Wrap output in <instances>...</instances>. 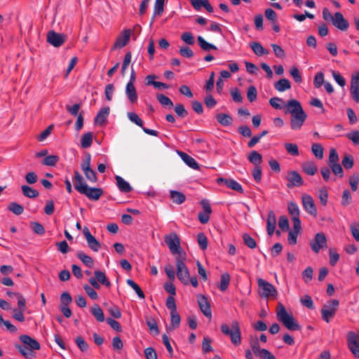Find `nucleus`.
<instances>
[{
	"instance_id": "f257e3e1",
	"label": "nucleus",
	"mask_w": 359,
	"mask_h": 359,
	"mask_svg": "<svg viewBox=\"0 0 359 359\" xmlns=\"http://www.w3.org/2000/svg\"><path fill=\"white\" fill-rule=\"evenodd\" d=\"M269 104L274 109H283L285 114L291 115L290 125L293 130H299L307 118L306 113L297 100L291 99L285 103L281 98L276 97L269 100Z\"/></svg>"
},
{
	"instance_id": "f03ea898",
	"label": "nucleus",
	"mask_w": 359,
	"mask_h": 359,
	"mask_svg": "<svg viewBox=\"0 0 359 359\" xmlns=\"http://www.w3.org/2000/svg\"><path fill=\"white\" fill-rule=\"evenodd\" d=\"M73 181L75 189L91 201H98L103 194V190L101 188L88 187L78 170L74 171Z\"/></svg>"
},
{
	"instance_id": "7ed1b4c3",
	"label": "nucleus",
	"mask_w": 359,
	"mask_h": 359,
	"mask_svg": "<svg viewBox=\"0 0 359 359\" xmlns=\"http://www.w3.org/2000/svg\"><path fill=\"white\" fill-rule=\"evenodd\" d=\"M20 344H15V348L25 358L29 359L35 357V351L41 348L38 341L32 338L27 334H22L19 337Z\"/></svg>"
},
{
	"instance_id": "20e7f679",
	"label": "nucleus",
	"mask_w": 359,
	"mask_h": 359,
	"mask_svg": "<svg viewBox=\"0 0 359 359\" xmlns=\"http://www.w3.org/2000/svg\"><path fill=\"white\" fill-rule=\"evenodd\" d=\"M276 317L278 320L290 331H298L302 329L301 325L296 321L293 316L287 313L284 305L280 302L277 306Z\"/></svg>"
},
{
	"instance_id": "39448f33",
	"label": "nucleus",
	"mask_w": 359,
	"mask_h": 359,
	"mask_svg": "<svg viewBox=\"0 0 359 359\" xmlns=\"http://www.w3.org/2000/svg\"><path fill=\"white\" fill-rule=\"evenodd\" d=\"M323 18L340 31L345 32L349 27L348 20L340 12H336L332 14L327 8H324L322 12Z\"/></svg>"
},
{
	"instance_id": "423d86ee",
	"label": "nucleus",
	"mask_w": 359,
	"mask_h": 359,
	"mask_svg": "<svg viewBox=\"0 0 359 359\" xmlns=\"http://www.w3.org/2000/svg\"><path fill=\"white\" fill-rule=\"evenodd\" d=\"M221 332L231 339V343L235 346H238L241 343V332L238 321L232 322L231 326L224 323L221 325Z\"/></svg>"
},
{
	"instance_id": "0eeeda50",
	"label": "nucleus",
	"mask_w": 359,
	"mask_h": 359,
	"mask_svg": "<svg viewBox=\"0 0 359 359\" xmlns=\"http://www.w3.org/2000/svg\"><path fill=\"white\" fill-rule=\"evenodd\" d=\"M165 242L172 255H177V257L186 256L180 247V239L176 233L172 232L166 235L165 236Z\"/></svg>"
},
{
	"instance_id": "6e6552de",
	"label": "nucleus",
	"mask_w": 359,
	"mask_h": 359,
	"mask_svg": "<svg viewBox=\"0 0 359 359\" xmlns=\"http://www.w3.org/2000/svg\"><path fill=\"white\" fill-rule=\"evenodd\" d=\"M185 259L186 256L175 257L177 276L184 285H189L190 280V273L188 268L184 264Z\"/></svg>"
},
{
	"instance_id": "1a4fd4ad",
	"label": "nucleus",
	"mask_w": 359,
	"mask_h": 359,
	"mask_svg": "<svg viewBox=\"0 0 359 359\" xmlns=\"http://www.w3.org/2000/svg\"><path fill=\"white\" fill-rule=\"evenodd\" d=\"M339 305V302L337 299H332L327 302L321 309L322 318L326 322L329 323L330 320L334 316L336 311Z\"/></svg>"
},
{
	"instance_id": "9d476101",
	"label": "nucleus",
	"mask_w": 359,
	"mask_h": 359,
	"mask_svg": "<svg viewBox=\"0 0 359 359\" xmlns=\"http://www.w3.org/2000/svg\"><path fill=\"white\" fill-rule=\"evenodd\" d=\"M257 284L259 287L262 290L261 294L262 297L268 298L269 297H276L278 295V291L275 287L264 279L259 278L257 280Z\"/></svg>"
},
{
	"instance_id": "9b49d317",
	"label": "nucleus",
	"mask_w": 359,
	"mask_h": 359,
	"mask_svg": "<svg viewBox=\"0 0 359 359\" xmlns=\"http://www.w3.org/2000/svg\"><path fill=\"white\" fill-rule=\"evenodd\" d=\"M347 346L352 354L359 358V335L354 332H349L347 334Z\"/></svg>"
},
{
	"instance_id": "f8f14e48",
	"label": "nucleus",
	"mask_w": 359,
	"mask_h": 359,
	"mask_svg": "<svg viewBox=\"0 0 359 359\" xmlns=\"http://www.w3.org/2000/svg\"><path fill=\"white\" fill-rule=\"evenodd\" d=\"M310 246L314 252H319L321 249L327 246L325 235L323 233H316L314 239L310 242Z\"/></svg>"
},
{
	"instance_id": "ddd939ff",
	"label": "nucleus",
	"mask_w": 359,
	"mask_h": 359,
	"mask_svg": "<svg viewBox=\"0 0 359 359\" xmlns=\"http://www.w3.org/2000/svg\"><path fill=\"white\" fill-rule=\"evenodd\" d=\"M286 180L287 181V187L290 189L294 187H299L304 184L302 176L295 170L288 172Z\"/></svg>"
},
{
	"instance_id": "4468645a",
	"label": "nucleus",
	"mask_w": 359,
	"mask_h": 359,
	"mask_svg": "<svg viewBox=\"0 0 359 359\" xmlns=\"http://www.w3.org/2000/svg\"><path fill=\"white\" fill-rule=\"evenodd\" d=\"M304 209L311 215H317V209L313 198L308 194H303L302 196Z\"/></svg>"
},
{
	"instance_id": "2eb2a0df",
	"label": "nucleus",
	"mask_w": 359,
	"mask_h": 359,
	"mask_svg": "<svg viewBox=\"0 0 359 359\" xmlns=\"http://www.w3.org/2000/svg\"><path fill=\"white\" fill-rule=\"evenodd\" d=\"M66 40L65 35L49 31L47 34V41L55 47L61 46Z\"/></svg>"
},
{
	"instance_id": "dca6fc26",
	"label": "nucleus",
	"mask_w": 359,
	"mask_h": 359,
	"mask_svg": "<svg viewBox=\"0 0 359 359\" xmlns=\"http://www.w3.org/2000/svg\"><path fill=\"white\" fill-rule=\"evenodd\" d=\"M197 302L200 310L203 313V315L207 318H211L212 312L210 309V304L208 302V298L204 295L198 294L197 296Z\"/></svg>"
},
{
	"instance_id": "f3484780",
	"label": "nucleus",
	"mask_w": 359,
	"mask_h": 359,
	"mask_svg": "<svg viewBox=\"0 0 359 359\" xmlns=\"http://www.w3.org/2000/svg\"><path fill=\"white\" fill-rule=\"evenodd\" d=\"M203 212L198 213V220L203 224H207L210 219V215L212 212V208L209 202L203 199L201 201Z\"/></svg>"
},
{
	"instance_id": "a211bd4d",
	"label": "nucleus",
	"mask_w": 359,
	"mask_h": 359,
	"mask_svg": "<svg viewBox=\"0 0 359 359\" xmlns=\"http://www.w3.org/2000/svg\"><path fill=\"white\" fill-rule=\"evenodd\" d=\"M131 35L130 29H125L123 30L119 36L117 37L114 44L113 49L121 48L124 47L130 40V37Z\"/></svg>"
},
{
	"instance_id": "6ab92c4d",
	"label": "nucleus",
	"mask_w": 359,
	"mask_h": 359,
	"mask_svg": "<svg viewBox=\"0 0 359 359\" xmlns=\"http://www.w3.org/2000/svg\"><path fill=\"white\" fill-rule=\"evenodd\" d=\"M276 217L273 211L269 212L266 221V231L269 236H272L275 231Z\"/></svg>"
},
{
	"instance_id": "aec40b11",
	"label": "nucleus",
	"mask_w": 359,
	"mask_h": 359,
	"mask_svg": "<svg viewBox=\"0 0 359 359\" xmlns=\"http://www.w3.org/2000/svg\"><path fill=\"white\" fill-rule=\"evenodd\" d=\"M190 3L194 8L198 11L202 7L205 8L209 13L213 12V8L210 4L208 0H190Z\"/></svg>"
},
{
	"instance_id": "412c9836",
	"label": "nucleus",
	"mask_w": 359,
	"mask_h": 359,
	"mask_svg": "<svg viewBox=\"0 0 359 359\" xmlns=\"http://www.w3.org/2000/svg\"><path fill=\"white\" fill-rule=\"evenodd\" d=\"M178 155L180 156L182 160L186 163L189 167L191 168L194 170H199V165L198 163L195 161L194 158L187 154L183 151H177Z\"/></svg>"
},
{
	"instance_id": "4be33fe9",
	"label": "nucleus",
	"mask_w": 359,
	"mask_h": 359,
	"mask_svg": "<svg viewBox=\"0 0 359 359\" xmlns=\"http://www.w3.org/2000/svg\"><path fill=\"white\" fill-rule=\"evenodd\" d=\"M156 79V76L154 74L148 75L145 78V85L146 86H153L154 88H170L169 86H168L165 83L156 81L155 79Z\"/></svg>"
},
{
	"instance_id": "5701e85b",
	"label": "nucleus",
	"mask_w": 359,
	"mask_h": 359,
	"mask_svg": "<svg viewBox=\"0 0 359 359\" xmlns=\"http://www.w3.org/2000/svg\"><path fill=\"white\" fill-rule=\"evenodd\" d=\"M170 198L172 202L177 205H180L186 201L185 195L183 193L175 190L170 191Z\"/></svg>"
},
{
	"instance_id": "b1692460",
	"label": "nucleus",
	"mask_w": 359,
	"mask_h": 359,
	"mask_svg": "<svg viewBox=\"0 0 359 359\" xmlns=\"http://www.w3.org/2000/svg\"><path fill=\"white\" fill-rule=\"evenodd\" d=\"M217 122L222 126H229L233 123V118L229 114L221 113L216 116Z\"/></svg>"
},
{
	"instance_id": "393cba45",
	"label": "nucleus",
	"mask_w": 359,
	"mask_h": 359,
	"mask_svg": "<svg viewBox=\"0 0 359 359\" xmlns=\"http://www.w3.org/2000/svg\"><path fill=\"white\" fill-rule=\"evenodd\" d=\"M109 114V108L108 107L101 109L95 118V120H94L95 124L102 125V123H104V122L106 121Z\"/></svg>"
},
{
	"instance_id": "a878e982",
	"label": "nucleus",
	"mask_w": 359,
	"mask_h": 359,
	"mask_svg": "<svg viewBox=\"0 0 359 359\" xmlns=\"http://www.w3.org/2000/svg\"><path fill=\"white\" fill-rule=\"evenodd\" d=\"M116 185L121 192L128 193L132 190V187L121 176H116Z\"/></svg>"
},
{
	"instance_id": "bb28decb",
	"label": "nucleus",
	"mask_w": 359,
	"mask_h": 359,
	"mask_svg": "<svg viewBox=\"0 0 359 359\" xmlns=\"http://www.w3.org/2000/svg\"><path fill=\"white\" fill-rule=\"evenodd\" d=\"M21 190L22 194L29 198H34L39 196V193L37 190L33 189L32 187L28 185H22Z\"/></svg>"
},
{
	"instance_id": "cd10ccee",
	"label": "nucleus",
	"mask_w": 359,
	"mask_h": 359,
	"mask_svg": "<svg viewBox=\"0 0 359 359\" xmlns=\"http://www.w3.org/2000/svg\"><path fill=\"white\" fill-rule=\"evenodd\" d=\"M248 161L255 166H260L262 162V155L257 151H252L248 156Z\"/></svg>"
},
{
	"instance_id": "c85d7f7f",
	"label": "nucleus",
	"mask_w": 359,
	"mask_h": 359,
	"mask_svg": "<svg viewBox=\"0 0 359 359\" xmlns=\"http://www.w3.org/2000/svg\"><path fill=\"white\" fill-rule=\"evenodd\" d=\"M303 171L309 175H314L317 170V166L313 162H306L302 165Z\"/></svg>"
},
{
	"instance_id": "c756f323",
	"label": "nucleus",
	"mask_w": 359,
	"mask_h": 359,
	"mask_svg": "<svg viewBox=\"0 0 359 359\" xmlns=\"http://www.w3.org/2000/svg\"><path fill=\"white\" fill-rule=\"evenodd\" d=\"M253 52L258 56H262L264 55H267L269 51L265 49L261 43L258 42H252L250 44Z\"/></svg>"
},
{
	"instance_id": "7c9ffc66",
	"label": "nucleus",
	"mask_w": 359,
	"mask_h": 359,
	"mask_svg": "<svg viewBox=\"0 0 359 359\" xmlns=\"http://www.w3.org/2000/svg\"><path fill=\"white\" fill-rule=\"evenodd\" d=\"M95 276L96 279L97 280L99 284H102L107 287H109L111 286L110 281L107 278L105 273L101 271H95Z\"/></svg>"
},
{
	"instance_id": "2f4dec72",
	"label": "nucleus",
	"mask_w": 359,
	"mask_h": 359,
	"mask_svg": "<svg viewBox=\"0 0 359 359\" xmlns=\"http://www.w3.org/2000/svg\"><path fill=\"white\" fill-rule=\"evenodd\" d=\"M91 313L98 322L104 321L103 311L98 304H95L91 309Z\"/></svg>"
},
{
	"instance_id": "473e14b6",
	"label": "nucleus",
	"mask_w": 359,
	"mask_h": 359,
	"mask_svg": "<svg viewBox=\"0 0 359 359\" xmlns=\"http://www.w3.org/2000/svg\"><path fill=\"white\" fill-rule=\"evenodd\" d=\"M8 210L15 215H21L24 211V208L16 202H11L8 205Z\"/></svg>"
},
{
	"instance_id": "72a5a7b5",
	"label": "nucleus",
	"mask_w": 359,
	"mask_h": 359,
	"mask_svg": "<svg viewBox=\"0 0 359 359\" xmlns=\"http://www.w3.org/2000/svg\"><path fill=\"white\" fill-rule=\"evenodd\" d=\"M77 257L88 267L91 268L93 266V260L91 257L86 255L82 251L77 252Z\"/></svg>"
},
{
	"instance_id": "f704fd0d",
	"label": "nucleus",
	"mask_w": 359,
	"mask_h": 359,
	"mask_svg": "<svg viewBox=\"0 0 359 359\" xmlns=\"http://www.w3.org/2000/svg\"><path fill=\"white\" fill-rule=\"evenodd\" d=\"M93 134L91 132L83 134L81 138V147L83 148H88L92 145Z\"/></svg>"
},
{
	"instance_id": "c9c22d12",
	"label": "nucleus",
	"mask_w": 359,
	"mask_h": 359,
	"mask_svg": "<svg viewBox=\"0 0 359 359\" xmlns=\"http://www.w3.org/2000/svg\"><path fill=\"white\" fill-rule=\"evenodd\" d=\"M230 283V276L229 273H225L222 274L219 289L222 292H224L228 288Z\"/></svg>"
},
{
	"instance_id": "e433bc0d",
	"label": "nucleus",
	"mask_w": 359,
	"mask_h": 359,
	"mask_svg": "<svg viewBox=\"0 0 359 359\" xmlns=\"http://www.w3.org/2000/svg\"><path fill=\"white\" fill-rule=\"evenodd\" d=\"M197 40H198V43L200 46V47L205 50V51H209L210 50H216L217 49V47L213 45V44H211L208 42H207L202 36H198V38H197Z\"/></svg>"
},
{
	"instance_id": "4c0bfd02",
	"label": "nucleus",
	"mask_w": 359,
	"mask_h": 359,
	"mask_svg": "<svg viewBox=\"0 0 359 359\" xmlns=\"http://www.w3.org/2000/svg\"><path fill=\"white\" fill-rule=\"evenodd\" d=\"M126 283L130 287H132L134 290V291L136 292V294L140 299H143L145 298V295L143 291L135 281H133L131 279H128L126 280Z\"/></svg>"
},
{
	"instance_id": "58836bf2",
	"label": "nucleus",
	"mask_w": 359,
	"mask_h": 359,
	"mask_svg": "<svg viewBox=\"0 0 359 359\" xmlns=\"http://www.w3.org/2000/svg\"><path fill=\"white\" fill-rule=\"evenodd\" d=\"M88 248L94 252H98L101 244L93 236L89 238L86 239Z\"/></svg>"
},
{
	"instance_id": "ea45409f",
	"label": "nucleus",
	"mask_w": 359,
	"mask_h": 359,
	"mask_svg": "<svg viewBox=\"0 0 359 359\" xmlns=\"http://www.w3.org/2000/svg\"><path fill=\"white\" fill-rule=\"evenodd\" d=\"M59 156L57 155L46 156L42 161V164L47 166H55L59 161Z\"/></svg>"
},
{
	"instance_id": "a19ab883",
	"label": "nucleus",
	"mask_w": 359,
	"mask_h": 359,
	"mask_svg": "<svg viewBox=\"0 0 359 359\" xmlns=\"http://www.w3.org/2000/svg\"><path fill=\"white\" fill-rule=\"evenodd\" d=\"M165 0H155L154 15L161 16L164 11Z\"/></svg>"
},
{
	"instance_id": "79ce46f5",
	"label": "nucleus",
	"mask_w": 359,
	"mask_h": 359,
	"mask_svg": "<svg viewBox=\"0 0 359 359\" xmlns=\"http://www.w3.org/2000/svg\"><path fill=\"white\" fill-rule=\"evenodd\" d=\"M351 202H352L351 194L348 189H345L343 191L341 204L342 206L346 207V206L349 205L351 203Z\"/></svg>"
},
{
	"instance_id": "37998d69",
	"label": "nucleus",
	"mask_w": 359,
	"mask_h": 359,
	"mask_svg": "<svg viewBox=\"0 0 359 359\" xmlns=\"http://www.w3.org/2000/svg\"><path fill=\"white\" fill-rule=\"evenodd\" d=\"M328 167L332 170L334 175L341 178L344 176V170L342 168V165L338 163H334L332 165H329Z\"/></svg>"
},
{
	"instance_id": "c03bdc74",
	"label": "nucleus",
	"mask_w": 359,
	"mask_h": 359,
	"mask_svg": "<svg viewBox=\"0 0 359 359\" xmlns=\"http://www.w3.org/2000/svg\"><path fill=\"white\" fill-rule=\"evenodd\" d=\"M311 151L314 156L318 158L321 159L323 157V148L321 144L318 143H314L312 144Z\"/></svg>"
},
{
	"instance_id": "a18cd8bd",
	"label": "nucleus",
	"mask_w": 359,
	"mask_h": 359,
	"mask_svg": "<svg viewBox=\"0 0 359 359\" xmlns=\"http://www.w3.org/2000/svg\"><path fill=\"white\" fill-rule=\"evenodd\" d=\"M269 133L267 130H263L261 133L258 134L257 135L254 136L248 143V147L249 148L253 147L255 144H257L261 138L264 137Z\"/></svg>"
},
{
	"instance_id": "49530a36",
	"label": "nucleus",
	"mask_w": 359,
	"mask_h": 359,
	"mask_svg": "<svg viewBox=\"0 0 359 359\" xmlns=\"http://www.w3.org/2000/svg\"><path fill=\"white\" fill-rule=\"evenodd\" d=\"M156 98L163 106L168 107L169 108L173 107V103L168 97L163 94H157Z\"/></svg>"
},
{
	"instance_id": "de8ad7c7",
	"label": "nucleus",
	"mask_w": 359,
	"mask_h": 359,
	"mask_svg": "<svg viewBox=\"0 0 359 359\" xmlns=\"http://www.w3.org/2000/svg\"><path fill=\"white\" fill-rule=\"evenodd\" d=\"M85 175L86 178L90 182L95 183L97 181L96 172L92 168L82 170Z\"/></svg>"
},
{
	"instance_id": "09e8293b",
	"label": "nucleus",
	"mask_w": 359,
	"mask_h": 359,
	"mask_svg": "<svg viewBox=\"0 0 359 359\" xmlns=\"http://www.w3.org/2000/svg\"><path fill=\"white\" fill-rule=\"evenodd\" d=\"M197 241L200 248L205 250L208 248V238L203 233H199L197 235Z\"/></svg>"
},
{
	"instance_id": "8fccbe9b",
	"label": "nucleus",
	"mask_w": 359,
	"mask_h": 359,
	"mask_svg": "<svg viewBox=\"0 0 359 359\" xmlns=\"http://www.w3.org/2000/svg\"><path fill=\"white\" fill-rule=\"evenodd\" d=\"M170 316H171V325L172 327V329H175L177 327H179L181 321L180 316L177 312V311H170Z\"/></svg>"
},
{
	"instance_id": "3c124183",
	"label": "nucleus",
	"mask_w": 359,
	"mask_h": 359,
	"mask_svg": "<svg viewBox=\"0 0 359 359\" xmlns=\"http://www.w3.org/2000/svg\"><path fill=\"white\" fill-rule=\"evenodd\" d=\"M339 161V155L335 149L332 148L330 151L329 158L327 161V165H332L338 163Z\"/></svg>"
},
{
	"instance_id": "603ef678",
	"label": "nucleus",
	"mask_w": 359,
	"mask_h": 359,
	"mask_svg": "<svg viewBox=\"0 0 359 359\" xmlns=\"http://www.w3.org/2000/svg\"><path fill=\"white\" fill-rule=\"evenodd\" d=\"M287 208L292 217H299V209L297 203L294 202H290L288 203Z\"/></svg>"
},
{
	"instance_id": "864d4df0",
	"label": "nucleus",
	"mask_w": 359,
	"mask_h": 359,
	"mask_svg": "<svg viewBox=\"0 0 359 359\" xmlns=\"http://www.w3.org/2000/svg\"><path fill=\"white\" fill-rule=\"evenodd\" d=\"M243 239L245 245H247L248 248L251 249H254L256 248L257 243L255 240L249 234L244 233L243 235Z\"/></svg>"
},
{
	"instance_id": "5fc2aeb1",
	"label": "nucleus",
	"mask_w": 359,
	"mask_h": 359,
	"mask_svg": "<svg viewBox=\"0 0 359 359\" xmlns=\"http://www.w3.org/2000/svg\"><path fill=\"white\" fill-rule=\"evenodd\" d=\"M351 90H359V72H355L351 75Z\"/></svg>"
},
{
	"instance_id": "6e6d98bb",
	"label": "nucleus",
	"mask_w": 359,
	"mask_h": 359,
	"mask_svg": "<svg viewBox=\"0 0 359 359\" xmlns=\"http://www.w3.org/2000/svg\"><path fill=\"white\" fill-rule=\"evenodd\" d=\"M276 90H288L291 88L290 81L286 79H280L275 86Z\"/></svg>"
},
{
	"instance_id": "4d7b16f0",
	"label": "nucleus",
	"mask_w": 359,
	"mask_h": 359,
	"mask_svg": "<svg viewBox=\"0 0 359 359\" xmlns=\"http://www.w3.org/2000/svg\"><path fill=\"white\" fill-rule=\"evenodd\" d=\"M341 164L345 169L352 168L354 165L353 157L348 154L345 155L342 159Z\"/></svg>"
},
{
	"instance_id": "13d9d810",
	"label": "nucleus",
	"mask_w": 359,
	"mask_h": 359,
	"mask_svg": "<svg viewBox=\"0 0 359 359\" xmlns=\"http://www.w3.org/2000/svg\"><path fill=\"white\" fill-rule=\"evenodd\" d=\"M127 116L131 122L134 123L135 124L141 128L143 126V121L137 114L134 112H128Z\"/></svg>"
},
{
	"instance_id": "bf43d9fd",
	"label": "nucleus",
	"mask_w": 359,
	"mask_h": 359,
	"mask_svg": "<svg viewBox=\"0 0 359 359\" xmlns=\"http://www.w3.org/2000/svg\"><path fill=\"white\" fill-rule=\"evenodd\" d=\"M229 189L236 191L238 193L243 194L244 192L243 189L241 184L236 180L230 178V182L227 186Z\"/></svg>"
},
{
	"instance_id": "052dcab7",
	"label": "nucleus",
	"mask_w": 359,
	"mask_h": 359,
	"mask_svg": "<svg viewBox=\"0 0 359 359\" xmlns=\"http://www.w3.org/2000/svg\"><path fill=\"white\" fill-rule=\"evenodd\" d=\"M75 342L79 348L82 351L85 352L88 349V345L87 342L83 339V337L79 336L75 339Z\"/></svg>"
},
{
	"instance_id": "680f3d73",
	"label": "nucleus",
	"mask_w": 359,
	"mask_h": 359,
	"mask_svg": "<svg viewBox=\"0 0 359 359\" xmlns=\"http://www.w3.org/2000/svg\"><path fill=\"white\" fill-rule=\"evenodd\" d=\"M285 148L287 151L292 156H298L299 155V149L298 147L296 144L293 143H285Z\"/></svg>"
},
{
	"instance_id": "e2e57ef3",
	"label": "nucleus",
	"mask_w": 359,
	"mask_h": 359,
	"mask_svg": "<svg viewBox=\"0 0 359 359\" xmlns=\"http://www.w3.org/2000/svg\"><path fill=\"white\" fill-rule=\"evenodd\" d=\"M212 340L205 337L202 341V351L204 353H207L210 351H212V347L211 346Z\"/></svg>"
},
{
	"instance_id": "0e129e2a",
	"label": "nucleus",
	"mask_w": 359,
	"mask_h": 359,
	"mask_svg": "<svg viewBox=\"0 0 359 359\" xmlns=\"http://www.w3.org/2000/svg\"><path fill=\"white\" fill-rule=\"evenodd\" d=\"M324 74L323 72H318L313 80V84L315 88H320L322 85L324 83Z\"/></svg>"
},
{
	"instance_id": "69168bd1",
	"label": "nucleus",
	"mask_w": 359,
	"mask_h": 359,
	"mask_svg": "<svg viewBox=\"0 0 359 359\" xmlns=\"http://www.w3.org/2000/svg\"><path fill=\"white\" fill-rule=\"evenodd\" d=\"M204 103L208 108L212 109L217 105V102L211 95L208 94L204 97Z\"/></svg>"
},
{
	"instance_id": "338daca9",
	"label": "nucleus",
	"mask_w": 359,
	"mask_h": 359,
	"mask_svg": "<svg viewBox=\"0 0 359 359\" xmlns=\"http://www.w3.org/2000/svg\"><path fill=\"white\" fill-rule=\"evenodd\" d=\"M259 359H276L269 350L262 349V352L256 355Z\"/></svg>"
},
{
	"instance_id": "774afa93",
	"label": "nucleus",
	"mask_w": 359,
	"mask_h": 359,
	"mask_svg": "<svg viewBox=\"0 0 359 359\" xmlns=\"http://www.w3.org/2000/svg\"><path fill=\"white\" fill-rule=\"evenodd\" d=\"M346 137L351 140L353 144H359V131L355 130L346 134Z\"/></svg>"
}]
</instances>
